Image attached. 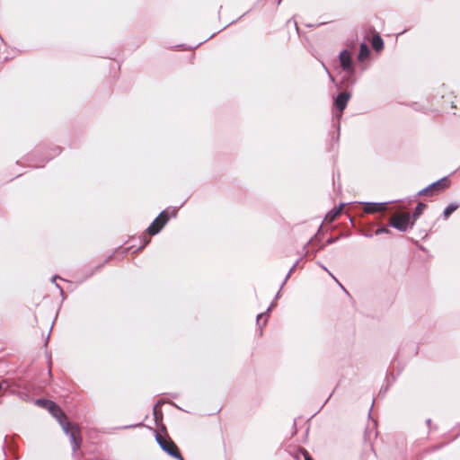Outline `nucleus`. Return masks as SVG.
<instances>
[{
  "instance_id": "obj_17",
  "label": "nucleus",
  "mask_w": 460,
  "mask_h": 460,
  "mask_svg": "<svg viewBox=\"0 0 460 460\" xmlns=\"http://www.w3.org/2000/svg\"><path fill=\"white\" fill-rule=\"evenodd\" d=\"M263 317V314H261L257 316V322L260 323V320Z\"/></svg>"
},
{
  "instance_id": "obj_8",
  "label": "nucleus",
  "mask_w": 460,
  "mask_h": 460,
  "mask_svg": "<svg viewBox=\"0 0 460 460\" xmlns=\"http://www.w3.org/2000/svg\"><path fill=\"white\" fill-rule=\"evenodd\" d=\"M364 212L367 214L376 213L378 211H383L386 208L385 205L387 203H364Z\"/></svg>"
},
{
  "instance_id": "obj_1",
  "label": "nucleus",
  "mask_w": 460,
  "mask_h": 460,
  "mask_svg": "<svg viewBox=\"0 0 460 460\" xmlns=\"http://www.w3.org/2000/svg\"><path fill=\"white\" fill-rule=\"evenodd\" d=\"M49 404L52 406V410L49 411V412L53 417H55L58 420L64 432L70 437V441L73 445V450H77L81 444V438L78 436V428L75 425H72L69 421H67V419L64 411L57 403Z\"/></svg>"
},
{
  "instance_id": "obj_14",
  "label": "nucleus",
  "mask_w": 460,
  "mask_h": 460,
  "mask_svg": "<svg viewBox=\"0 0 460 460\" xmlns=\"http://www.w3.org/2000/svg\"><path fill=\"white\" fill-rule=\"evenodd\" d=\"M457 208L456 205L450 204L444 211L445 217H447Z\"/></svg>"
},
{
  "instance_id": "obj_9",
  "label": "nucleus",
  "mask_w": 460,
  "mask_h": 460,
  "mask_svg": "<svg viewBox=\"0 0 460 460\" xmlns=\"http://www.w3.org/2000/svg\"><path fill=\"white\" fill-rule=\"evenodd\" d=\"M343 206H344V203H340V206L338 208H334L333 209H332L325 216L324 222L325 223H332V222H333L336 219V217L341 214Z\"/></svg>"
},
{
  "instance_id": "obj_4",
  "label": "nucleus",
  "mask_w": 460,
  "mask_h": 460,
  "mask_svg": "<svg viewBox=\"0 0 460 460\" xmlns=\"http://www.w3.org/2000/svg\"><path fill=\"white\" fill-rule=\"evenodd\" d=\"M169 218V212L166 210L162 211L147 228L148 234L150 235H155L158 234L161 231V229L164 226V225L168 222Z\"/></svg>"
},
{
  "instance_id": "obj_10",
  "label": "nucleus",
  "mask_w": 460,
  "mask_h": 460,
  "mask_svg": "<svg viewBox=\"0 0 460 460\" xmlns=\"http://www.w3.org/2000/svg\"><path fill=\"white\" fill-rule=\"evenodd\" d=\"M371 43H372L373 49L377 51L382 49L384 47L383 40L381 39V37L378 34L373 36Z\"/></svg>"
},
{
  "instance_id": "obj_12",
  "label": "nucleus",
  "mask_w": 460,
  "mask_h": 460,
  "mask_svg": "<svg viewBox=\"0 0 460 460\" xmlns=\"http://www.w3.org/2000/svg\"><path fill=\"white\" fill-rule=\"evenodd\" d=\"M368 55H369V49H368V47L365 43H362L360 45L358 58L360 60H362V59L366 58Z\"/></svg>"
},
{
  "instance_id": "obj_13",
  "label": "nucleus",
  "mask_w": 460,
  "mask_h": 460,
  "mask_svg": "<svg viewBox=\"0 0 460 460\" xmlns=\"http://www.w3.org/2000/svg\"><path fill=\"white\" fill-rule=\"evenodd\" d=\"M426 208V203H418L415 211L411 217V219H414V221L417 219V217L422 213V211Z\"/></svg>"
},
{
  "instance_id": "obj_18",
  "label": "nucleus",
  "mask_w": 460,
  "mask_h": 460,
  "mask_svg": "<svg viewBox=\"0 0 460 460\" xmlns=\"http://www.w3.org/2000/svg\"><path fill=\"white\" fill-rule=\"evenodd\" d=\"M3 387V384L0 382V390L2 389Z\"/></svg>"
},
{
  "instance_id": "obj_16",
  "label": "nucleus",
  "mask_w": 460,
  "mask_h": 460,
  "mask_svg": "<svg viewBox=\"0 0 460 460\" xmlns=\"http://www.w3.org/2000/svg\"><path fill=\"white\" fill-rule=\"evenodd\" d=\"M304 456H305V460H313V458L311 457V456L308 454L307 451L304 452Z\"/></svg>"
},
{
  "instance_id": "obj_6",
  "label": "nucleus",
  "mask_w": 460,
  "mask_h": 460,
  "mask_svg": "<svg viewBox=\"0 0 460 460\" xmlns=\"http://www.w3.org/2000/svg\"><path fill=\"white\" fill-rule=\"evenodd\" d=\"M341 66L348 73L353 72L352 60L349 53L347 50H343L340 54Z\"/></svg>"
},
{
  "instance_id": "obj_15",
  "label": "nucleus",
  "mask_w": 460,
  "mask_h": 460,
  "mask_svg": "<svg viewBox=\"0 0 460 460\" xmlns=\"http://www.w3.org/2000/svg\"><path fill=\"white\" fill-rule=\"evenodd\" d=\"M390 230L386 227H380L376 231V234H389Z\"/></svg>"
},
{
  "instance_id": "obj_2",
  "label": "nucleus",
  "mask_w": 460,
  "mask_h": 460,
  "mask_svg": "<svg viewBox=\"0 0 460 460\" xmlns=\"http://www.w3.org/2000/svg\"><path fill=\"white\" fill-rule=\"evenodd\" d=\"M389 225L400 232H405L414 225V219L407 212H395L389 218Z\"/></svg>"
},
{
  "instance_id": "obj_7",
  "label": "nucleus",
  "mask_w": 460,
  "mask_h": 460,
  "mask_svg": "<svg viewBox=\"0 0 460 460\" xmlns=\"http://www.w3.org/2000/svg\"><path fill=\"white\" fill-rule=\"evenodd\" d=\"M350 98V94L349 93L343 92L338 94L335 99V106L341 113L347 106V103Z\"/></svg>"
},
{
  "instance_id": "obj_11",
  "label": "nucleus",
  "mask_w": 460,
  "mask_h": 460,
  "mask_svg": "<svg viewBox=\"0 0 460 460\" xmlns=\"http://www.w3.org/2000/svg\"><path fill=\"white\" fill-rule=\"evenodd\" d=\"M49 403H55L54 402L52 401H49V400H46V399H38L36 401V404L40 406V407H43L45 409H47L49 411L52 410V406L49 405Z\"/></svg>"
},
{
  "instance_id": "obj_5",
  "label": "nucleus",
  "mask_w": 460,
  "mask_h": 460,
  "mask_svg": "<svg viewBox=\"0 0 460 460\" xmlns=\"http://www.w3.org/2000/svg\"><path fill=\"white\" fill-rule=\"evenodd\" d=\"M448 186V180L447 178H442L436 182H433L429 187L419 191V195H430L433 196L436 193L440 192L445 190Z\"/></svg>"
},
{
  "instance_id": "obj_3",
  "label": "nucleus",
  "mask_w": 460,
  "mask_h": 460,
  "mask_svg": "<svg viewBox=\"0 0 460 460\" xmlns=\"http://www.w3.org/2000/svg\"><path fill=\"white\" fill-rule=\"evenodd\" d=\"M156 441L158 442L162 449L165 451L167 454H169L171 456L177 458L179 460H184L181 453L179 452L177 446L171 438H166L157 434Z\"/></svg>"
}]
</instances>
